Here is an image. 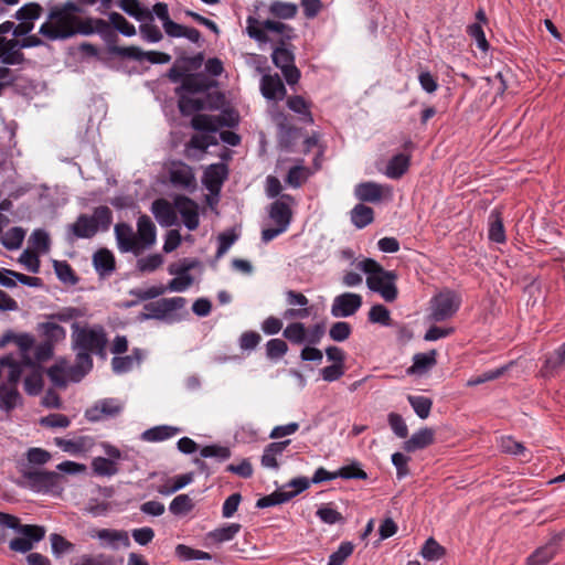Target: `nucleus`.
<instances>
[{"label": "nucleus", "instance_id": "5", "mask_svg": "<svg viewBox=\"0 0 565 565\" xmlns=\"http://www.w3.org/2000/svg\"><path fill=\"white\" fill-rule=\"evenodd\" d=\"M113 221V213L107 206H98L92 215L81 214L77 220L68 226V231L76 238H92L98 232L109 228Z\"/></svg>", "mask_w": 565, "mask_h": 565}, {"label": "nucleus", "instance_id": "64", "mask_svg": "<svg viewBox=\"0 0 565 565\" xmlns=\"http://www.w3.org/2000/svg\"><path fill=\"white\" fill-rule=\"evenodd\" d=\"M309 177V170L302 166L292 167L287 175V183L292 188H299Z\"/></svg>", "mask_w": 565, "mask_h": 565}, {"label": "nucleus", "instance_id": "14", "mask_svg": "<svg viewBox=\"0 0 565 565\" xmlns=\"http://www.w3.org/2000/svg\"><path fill=\"white\" fill-rule=\"evenodd\" d=\"M114 52L121 56L136 61H148L152 64H164L170 61V55L161 52H145L138 46L116 47Z\"/></svg>", "mask_w": 565, "mask_h": 565}, {"label": "nucleus", "instance_id": "1", "mask_svg": "<svg viewBox=\"0 0 565 565\" xmlns=\"http://www.w3.org/2000/svg\"><path fill=\"white\" fill-rule=\"evenodd\" d=\"M72 347L76 351L74 365L60 361L50 367L47 374L51 381L60 386L67 382H79L93 367L92 353H102L107 339L100 326H81L72 323Z\"/></svg>", "mask_w": 565, "mask_h": 565}, {"label": "nucleus", "instance_id": "16", "mask_svg": "<svg viewBox=\"0 0 565 565\" xmlns=\"http://www.w3.org/2000/svg\"><path fill=\"white\" fill-rule=\"evenodd\" d=\"M174 207L188 230L194 231L199 226V206L195 202L185 196H178L174 200Z\"/></svg>", "mask_w": 565, "mask_h": 565}, {"label": "nucleus", "instance_id": "4", "mask_svg": "<svg viewBox=\"0 0 565 565\" xmlns=\"http://www.w3.org/2000/svg\"><path fill=\"white\" fill-rule=\"evenodd\" d=\"M356 268L367 275V287L381 295L385 301H394L397 297V288L395 286L396 275L387 271L373 259H364L358 263Z\"/></svg>", "mask_w": 565, "mask_h": 565}, {"label": "nucleus", "instance_id": "15", "mask_svg": "<svg viewBox=\"0 0 565 565\" xmlns=\"http://www.w3.org/2000/svg\"><path fill=\"white\" fill-rule=\"evenodd\" d=\"M169 177L177 188L193 189L196 185L192 168L183 162H172L169 167Z\"/></svg>", "mask_w": 565, "mask_h": 565}, {"label": "nucleus", "instance_id": "37", "mask_svg": "<svg viewBox=\"0 0 565 565\" xmlns=\"http://www.w3.org/2000/svg\"><path fill=\"white\" fill-rule=\"evenodd\" d=\"M282 335L295 344L308 343V330L301 322L289 323L284 329Z\"/></svg>", "mask_w": 565, "mask_h": 565}, {"label": "nucleus", "instance_id": "17", "mask_svg": "<svg viewBox=\"0 0 565 565\" xmlns=\"http://www.w3.org/2000/svg\"><path fill=\"white\" fill-rule=\"evenodd\" d=\"M55 445L71 456H84L94 446V439L88 436H79L73 439L55 438Z\"/></svg>", "mask_w": 565, "mask_h": 565}, {"label": "nucleus", "instance_id": "38", "mask_svg": "<svg viewBox=\"0 0 565 565\" xmlns=\"http://www.w3.org/2000/svg\"><path fill=\"white\" fill-rule=\"evenodd\" d=\"M436 364V351L418 353L414 356V363L408 369V373H424Z\"/></svg>", "mask_w": 565, "mask_h": 565}, {"label": "nucleus", "instance_id": "25", "mask_svg": "<svg viewBox=\"0 0 565 565\" xmlns=\"http://www.w3.org/2000/svg\"><path fill=\"white\" fill-rule=\"evenodd\" d=\"M565 367V342L545 359L541 369L543 377H551Z\"/></svg>", "mask_w": 565, "mask_h": 565}, {"label": "nucleus", "instance_id": "7", "mask_svg": "<svg viewBox=\"0 0 565 565\" xmlns=\"http://www.w3.org/2000/svg\"><path fill=\"white\" fill-rule=\"evenodd\" d=\"M224 126L220 116L196 115L192 118V127L201 130L202 134L195 135L190 141V147L198 150H205L212 145L217 143L215 132Z\"/></svg>", "mask_w": 565, "mask_h": 565}, {"label": "nucleus", "instance_id": "34", "mask_svg": "<svg viewBox=\"0 0 565 565\" xmlns=\"http://www.w3.org/2000/svg\"><path fill=\"white\" fill-rule=\"evenodd\" d=\"M408 167L409 157L398 153L388 161L384 173L390 179H398L407 171Z\"/></svg>", "mask_w": 565, "mask_h": 565}, {"label": "nucleus", "instance_id": "13", "mask_svg": "<svg viewBox=\"0 0 565 565\" xmlns=\"http://www.w3.org/2000/svg\"><path fill=\"white\" fill-rule=\"evenodd\" d=\"M122 403L116 398H104L96 402L85 412L89 422H99L118 415L122 411Z\"/></svg>", "mask_w": 565, "mask_h": 565}, {"label": "nucleus", "instance_id": "62", "mask_svg": "<svg viewBox=\"0 0 565 565\" xmlns=\"http://www.w3.org/2000/svg\"><path fill=\"white\" fill-rule=\"evenodd\" d=\"M288 351L287 343L281 339H271L266 343V355L270 360L282 358Z\"/></svg>", "mask_w": 565, "mask_h": 565}, {"label": "nucleus", "instance_id": "61", "mask_svg": "<svg viewBox=\"0 0 565 565\" xmlns=\"http://www.w3.org/2000/svg\"><path fill=\"white\" fill-rule=\"evenodd\" d=\"M287 105L292 111H295L299 115H302L305 121L312 122V117H311V114L309 110V106H308L307 102L301 96L289 97L287 100Z\"/></svg>", "mask_w": 565, "mask_h": 565}, {"label": "nucleus", "instance_id": "45", "mask_svg": "<svg viewBox=\"0 0 565 565\" xmlns=\"http://www.w3.org/2000/svg\"><path fill=\"white\" fill-rule=\"evenodd\" d=\"M556 553V543L551 542L539 548L529 559V565H546Z\"/></svg>", "mask_w": 565, "mask_h": 565}, {"label": "nucleus", "instance_id": "56", "mask_svg": "<svg viewBox=\"0 0 565 565\" xmlns=\"http://www.w3.org/2000/svg\"><path fill=\"white\" fill-rule=\"evenodd\" d=\"M174 276L168 284L167 289L173 292H183L194 282V278L190 274H172Z\"/></svg>", "mask_w": 565, "mask_h": 565}, {"label": "nucleus", "instance_id": "3", "mask_svg": "<svg viewBox=\"0 0 565 565\" xmlns=\"http://www.w3.org/2000/svg\"><path fill=\"white\" fill-rule=\"evenodd\" d=\"M76 6L67 2L62 7H54L47 20L40 26L39 33L49 40L67 39L76 33Z\"/></svg>", "mask_w": 565, "mask_h": 565}, {"label": "nucleus", "instance_id": "35", "mask_svg": "<svg viewBox=\"0 0 565 565\" xmlns=\"http://www.w3.org/2000/svg\"><path fill=\"white\" fill-rule=\"evenodd\" d=\"M93 263L97 273L102 276L110 274L115 268L114 255L107 249H100L94 254Z\"/></svg>", "mask_w": 565, "mask_h": 565}, {"label": "nucleus", "instance_id": "52", "mask_svg": "<svg viewBox=\"0 0 565 565\" xmlns=\"http://www.w3.org/2000/svg\"><path fill=\"white\" fill-rule=\"evenodd\" d=\"M246 22H247L246 31H247V34L252 39H255L256 41H259V42L273 41V39L269 38L268 34H266V31L264 28V22H258L253 17H249Z\"/></svg>", "mask_w": 565, "mask_h": 565}, {"label": "nucleus", "instance_id": "63", "mask_svg": "<svg viewBox=\"0 0 565 565\" xmlns=\"http://www.w3.org/2000/svg\"><path fill=\"white\" fill-rule=\"evenodd\" d=\"M163 264V258L159 254H151L137 260V268L142 273H151Z\"/></svg>", "mask_w": 565, "mask_h": 565}, {"label": "nucleus", "instance_id": "58", "mask_svg": "<svg viewBox=\"0 0 565 565\" xmlns=\"http://www.w3.org/2000/svg\"><path fill=\"white\" fill-rule=\"evenodd\" d=\"M444 552L443 546L433 537H429L422 547L420 555L427 561H438Z\"/></svg>", "mask_w": 565, "mask_h": 565}, {"label": "nucleus", "instance_id": "55", "mask_svg": "<svg viewBox=\"0 0 565 565\" xmlns=\"http://www.w3.org/2000/svg\"><path fill=\"white\" fill-rule=\"evenodd\" d=\"M92 468L98 476H113L117 472L116 463L111 459L96 457L92 461Z\"/></svg>", "mask_w": 565, "mask_h": 565}, {"label": "nucleus", "instance_id": "50", "mask_svg": "<svg viewBox=\"0 0 565 565\" xmlns=\"http://www.w3.org/2000/svg\"><path fill=\"white\" fill-rule=\"evenodd\" d=\"M42 7L39 3L30 2L24 4L15 12V18L20 21L32 23V21L40 18Z\"/></svg>", "mask_w": 565, "mask_h": 565}, {"label": "nucleus", "instance_id": "39", "mask_svg": "<svg viewBox=\"0 0 565 565\" xmlns=\"http://www.w3.org/2000/svg\"><path fill=\"white\" fill-rule=\"evenodd\" d=\"M73 565H117L114 556L106 553L83 554L77 557Z\"/></svg>", "mask_w": 565, "mask_h": 565}, {"label": "nucleus", "instance_id": "19", "mask_svg": "<svg viewBox=\"0 0 565 565\" xmlns=\"http://www.w3.org/2000/svg\"><path fill=\"white\" fill-rule=\"evenodd\" d=\"M0 525L15 530L21 535H29L35 541H41L45 535V529L40 525H21L18 518L0 512Z\"/></svg>", "mask_w": 565, "mask_h": 565}, {"label": "nucleus", "instance_id": "8", "mask_svg": "<svg viewBox=\"0 0 565 565\" xmlns=\"http://www.w3.org/2000/svg\"><path fill=\"white\" fill-rule=\"evenodd\" d=\"M461 298L449 289L441 290L430 300V320L441 322L450 319L458 311Z\"/></svg>", "mask_w": 565, "mask_h": 565}, {"label": "nucleus", "instance_id": "53", "mask_svg": "<svg viewBox=\"0 0 565 565\" xmlns=\"http://www.w3.org/2000/svg\"><path fill=\"white\" fill-rule=\"evenodd\" d=\"M19 263L30 273L38 274L40 271V255L26 248L19 257Z\"/></svg>", "mask_w": 565, "mask_h": 565}, {"label": "nucleus", "instance_id": "57", "mask_svg": "<svg viewBox=\"0 0 565 565\" xmlns=\"http://www.w3.org/2000/svg\"><path fill=\"white\" fill-rule=\"evenodd\" d=\"M354 546L351 542H342L338 550L329 556L327 565H343L353 553Z\"/></svg>", "mask_w": 565, "mask_h": 565}, {"label": "nucleus", "instance_id": "31", "mask_svg": "<svg viewBox=\"0 0 565 565\" xmlns=\"http://www.w3.org/2000/svg\"><path fill=\"white\" fill-rule=\"evenodd\" d=\"M290 444V440H284L278 443L269 444L262 456V465L268 469H277L278 461L277 457L281 456L286 447Z\"/></svg>", "mask_w": 565, "mask_h": 565}, {"label": "nucleus", "instance_id": "6", "mask_svg": "<svg viewBox=\"0 0 565 565\" xmlns=\"http://www.w3.org/2000/svg\"><path fill=\"white\" fill-rule=\"evenodd\" d=\"M294 200L289 195H282L276 200L269 209V220L275 227L263 228L262 239L264 243L273 241L278 235L282 234L289 227L291 221V204Z\"/></svg>", "mask_w": 565, "mask_h": 565}, {"label": "nucleus", "instance_id": "36", "mask_svg": "<svg viewBox=\"0 0 565 565\" xmlns=\"http://www.w3.org/2000/svg\"><path fill=\"white\" fill-rule=\"evenodd\" d=\"M50 236L44 230L38 228L29 237L30 249L39 255H44L50 250Z\"/></svg>", "mask_w": 565, "mask_h": 565}, {"label": "nucleus", "instance_id": "22", "mask_svg": "<svg viewBox=\"0 0 565 565\" xmlns=\"http://www.w3.org/2000/svg\"><path fill=\"white\" fill-rule=\"evenodd\" d=\"M227 177V168L224 163L211 164L204 172L203 183L212 193L220 191Z\"/></svg>", "mask_w": 565, "mask_h": 565}, {"label": "nucleus", "instance_id": "49", "mask_svg": "<svg viewBox=\"0 0 565 565\" xmlns=\"http://www.w3.org/2000/svg\"><path fill=\"white\" fill-rule=\"evenodd\" d=\"M489 238L495 243H503L505 241L503 224L498 212L490 214Z\"/></svg>", "mask_w": 565, "mask_h": 565}, {"label": "nucleus", "instance_id": "18", "mask_svg": "<svg viewBox=\"0 0 565 565\" xmlns=\"http://www.w3.org/2000/svg\"><path fill=\"white\" fill-rule=\"evenodd\" d=\"M260 92L268 100H281L286 96L285 85L277 74H264L260 81Z\"/></svg>", "mask_w": 565, "mask_h": 565}, {"label": "nucleus", "instance_id": "2", "mask_svg": "<svg viewBox=\"0 0 565 565\" xmlns=\"http://www.w3.org/2000/svg\"><path fill=\"white\" fill-rule=\"evenodd\" d=\"M115 236L121 253L140 255L156 244L157 230L149 216L141 215L137 221V232L129 224L118 223L115 225Z\"/></svg>", "mask_w": 565, "mask_h": 565}, {"label": "nucleus", "instance_id": "12", "mask_svg": "<svg viewBox=\"0 0 565 565\" xmlns=\"http://www.w3.org/2000/svg\"><path fill=\"white\" fill-rule=\"evenodd\" d=\"M362 302L359 294L343 292L333 298L330 312L334 318H348L361 308Z\"/></svg>", "mask_w": 565, "mask_h": 565}, {"label": "nucleus", "instance_id": "21", "mask_svg": "<svg viewBox=\"0 0 565 565\" xmlns=\"http://www.w3.org/2000/svg\"><path fill=\"white\" fill-rule=\"evenodd\" d=\"M241 527L242 526L238 523H230L221 527L214 529L213 531L206 533L205 545H220L222 543L230 542L238 534Z\"/></svg>", "mask_w": 565, "mask_h": 565}, {"label": "nucleus", "instance_id": "9", "mask_svg": "<svg viewBox=\"0 0 565 565\" xmlns=\"http://www.w3.org/2000/svg\"><path fill=\"white\" fill-rule=\"evenodd\" d=\"M32 490L60 495L64 490L65 478L54 471L35 470L25 475Z\"/></svg>", "mask_w": 565, "mask_h": 565}, {"label": "nucleus", "instance_id": "28", "mask_svg": "<svg viewBox=\"0 0 565 565\" xmlns=\"http://www.w3.org/2000/svg\"><path fill=\"white\" fill-rule=\"evenodd\" d=\"M145 354L142 350L135 349L131 355L127 356H115L111 360L113 371L117 374H122L132 370L136 365H139Z\"/></svg>", "mask_w": 565, "mask_h": 565}, {"label": "nucleus", "instance_id": "41", "mask_svg": "<svg viewBox=\"0 0 565 565\" xmlns=\"http://www.w3.org/2000/svg\"><path fill=\"white\" fill-rule=\"evenodd\" d=\"M186 303L183 297H172L162 299L157 303L156 311L152 317L162 318L166 313L179 310Z\"/></svg>", "mask_w": 565, "mask_h": 565}, {"label": "nucleus", "instance_id": "46", "mask_svg": "<svg viewBox=\"0 0 565 565\" xmlns=\"http://www.w3.org/2000/svg\"><path fill=\"white\" fill-rule=\"evenodd\" d=\"M194 508V502L189 494H179L170 503L169 510L174 515H184Z\"/></svg>", "mask_w": 565, "mask_h": 565}, {"label": "nucleus", "instance_id": "40", "mask_svg": "<svg viewBox=\"0 0 565 565\" xmlns=\"http://www.w3.org/2000/svg\"><path fill=\"white\" fill-rule=\"evenodd\" d=\"M25 230L20 226H15L6 232L1 238L2 245L9 250L19 249L25 237Z\"/></svg>", "mask_w": 565, "mask_h": 565}, {"label": "nucleus", "instance_id": "51", "mask_svg": "<svg viewBox=\"0 0 565 565\" xmlns=\"http://www.w3.org/2000/svg\"><path fill=\"white\" fill-rule=\"evenodd\" d=\"M50 542L52 547V553L60 557L63 554L71 553L74 551L75 545L67 541L60 534L53 533L50 535Z\"/></svg>", "mask_w": 565, "mask_h": 565}, {"label": "nucleus", "instance_id": "47", "mask_svg": "<svg viewBox=\"0 0 565 565\" xmlns=\"http://www.w3.org/2000/svg\"><path fill=\"white\" fill-rule=\"evenodd\" d=\"M290 499H292V494H287L286 490L280 489L278 491L270 493L269 495H265V497L258 499L256 502V507L259 509H265V508L285 503V502L289 501Z\"/></svg>", "mask_w": 565, "mask_h": 565}, {"label": "nucleus", "instance_id": "11", "mask_svg": "<svg viewBox=\"0 0 565 565\" xmlns=\"http://www.w3.org/2000/svg\"><path fill=\"white\" fill-rule=\"evenodd\" d=\"M273 63L280 68L289 85L296 84L300 78V72L295 65L294 53L285 46H277L271 54Z\"/></svg>", "mask_w": 565, "mask_h": 565}, {"label": "nucleus", "instance_id": "29", "mask_svg": "<svg viewBox=\"0 0 565 565\" xmlns=\"http://www.w3.org/2000/svg\"><path fill=\"white\" fill-rule=\"evenodd\" d=\"M38 331L51 344L63 342L66 339V330L53 320L46 319L45 321L39 323Z\"/></svg>", "mask_w": 565, "mask_h": 565}, {"label": "nucleus", "instance_id": "32", "mask_svg": "<svg viewBox=\"0 0 565 565\" xmlns=\"http://www.w3.org/2000/svg\"><path fill=\"white\" fill-rule=\"evenodd\" d=\"M24 364H29V361L20 362L11 355H7L0 359V365L8 370L7 384L18 386Z\"/></svg>", "mask_w": 565, "mask_h": 565}, {"label": "nucleus", "instance_id": "23", "mask_svg": "<svg viewBox=\"0 0 565 565\" xmlns=\"http://www.w3.org/2000/svg\"><path fill=\"white\" fill-rule=\"evenodd\" d=\"M151 212L161 226L169 227L177 223L175 207L163 199L152 203Z\"/></svg>", "mask_w": 565, "mask_h": 565}, {"label": "nucleus", "instance_id": "42", "mask_svg": "<svg viewBox=\"0 0 565 565\" xmlns=\"http://www.w3.org/2000/svg\"><path fill=\"white\" fill-rule=\"evenodd\" d=\"M264 28L266 34H268L273 40L274 38L271 35H278L277 40L279 41L285 39L289 40L292 36V29L280 21L266 20L264 21Z\"/></svg>", "mask_w": 565, "mask_h": 565}, {"label": "nucleus", "instance_id": "26", "mask_svg": "<svg viewBox=\"0 0 565 565\" xmlns=\"http://www.w3.org/2000/svg\"><path fill=\"white\" fill-rule=\"evenodd\" d=\"M384 190L390 191V188L375 182H362L355 186L354 194L360 201L379 202L383 196Z\"/></svg>", "mask_w": 565, "mask_h": 565}, {"label": "nucleus", "instance_id": "30", "mask_svg": "<svg viewBox=\"0 0 565 565\" xmlns=\"http://www.w3.org/2000/svg\"><path fill=\"white\" fill-rule=\"evenodd\" d=\"M21 404V395L18 387L2 383L0 384V409L11 412Z\"/></svg>", "mask_w": 565, "mask_h": 565}, {"label": "nucleus", "instance_id": "27", "mask_svg": "<svg viewBox=\"0 0 565 565\" xmlns=\"http://www.w3.org/2000/svg\"><path fill=\"white\" fill-rule=\"evenodd\" d=\"M162 28L169 38H184L192 43H198L201 39V33L196 29L179 24L172 20L163 23Z\"/></svg>", "mask_w": 565, "mask_h": 565}, {"label": "nucleus", "instance_id": "48", "mask_svg": "<svg viewBox=\"0 0 565 565\" xmlns=\"http://www.w3.org/2000/svg\"><path fill=\"white\" fill-rule=\"evenodd\" d=\"M501 451L513 456L526 458V449L523 444L514 440L510 436L501 437L499 440Z\"/></svg>", "mask_w": 565, "mask_h": 565}, {"label": "nucleus", "instance_id": "44", "mask_svg": "<svg viewBox=\"0 0 565 565\" xmlns=\"http://www.w3.org/2000/svg\"><path fill=\"white\" fill-rule=\"evenodd\" d=\"M351 221L356 227L362 228L373 221V210L370 206L358 204L351 211Z\"/></svg>", "mask_w": 565, "mask_h": 565}, {"label": "nucleus", "instance_id": "20", "mask_svg": "<svg viewBox=\"0 0 565 565\" xmlns=\"http://www.w3.org/2000/svg\"><path fill=\"white\" fill-rule=\"evenodd\" d=\"M24 56L19 47V41L6 40L0 36V62L6 65H19L23 63Z\"/></svg>", "mask_w": 565, "mask_h": 565}, {"label": "nucleus", "instance_id": "10", "mask_svg": "<svg viewBox=\"0 0 565 565\" xmlns=\"http://www.w3.org/2000/svg\"><path fill=\"white\" fill-rule=\"evenodd\" d=\"M90 539L97 540L99 545L105 548L118 550L129 547V534L125 530L93 527L87 531Z\"/></svg>", "mask_w": 565, "mask_h": 565}, {"label": "nucleus", "instance_id": "43", "mask_svg": "<svg viewBox=\"0 0 565 565\" xmlns=\"http://www.w3.org/2000/svg\"><path fill=\"white\" fill-rule=\"evenodd\" d=\"M269 12L279 19H292L298 12V7L292 2L276 0L269 4Z\"/></svg>", "mask_w": 565, "mask_h": 565}, {"label": "nucleus", "instance_id": "54", "mask_svg": "<svg viewBox=\"0 0 565 565\" xmlns=\"http://www.w3.org/2000/svg\"><path fill=\"white\" fill-rule=\"evenodd\" d=\"M408 402L418 417L425 419L429 416L433 403L428 397L409 395Z\"/></svg>", "mask_w": 565, "mask_h": 565}, {"label": "nucleus", "instance_id": "33", "mask_svg": "<svg viewBox=\"0 0 565 565\" xmlns=\"http://www.w3.org/2000/svg\"><path fill=\"white\" fill-rule=\"evenodd\" d=\"M180 433L178 427L162 425L145 430L141 438L149 443L163 441Z\"/></svg>", "mask_w": 565, "mask_h": 565}, {"label": "nucleus", "instance_id": "60", "mask_svg": "<svg viewBox=\"0 0 565 565\" xmlns=\"http://www.w3.org/2000/svg\"><path fill=\"white\" fill-rule=\"evenodd\" d=\"M175 555L182 561L211 559V555L209 553L191 548L184 544L177 545Z\"/></svg>", "mask_w": 565, "mask_h": 565}, {"label": "nucleus", "instance_id": "24", "mask_svg": "<svg viewBox=\"0 0 565 565\" xmlns=\"http://www.w3.org/2000/svg\"><path fill=\"white\" fill-rule=\"evenodd\" d=\"M435 440V431L425 427L414 433L409 439L403 444V449L407 452H415L430 446Z\"/></svg>", "mask_w": 565, "mask_h": 565}, {"label": "nucleus", "instance_id": "59", "mask_svg": "<svg viewBox=\"0 0 565 565\" xmlns=\"http://www.w3.org/2000/svg\"><path fill=\"white\" fill-rule=\"evenodd\" d=\"M109 21L116 30L126 36H132L136 34L135 25L131 24L120 13L113 12L109 14Z\"/></svg>", "mask_w": 565, "mask_h": 565}]
</instances>
